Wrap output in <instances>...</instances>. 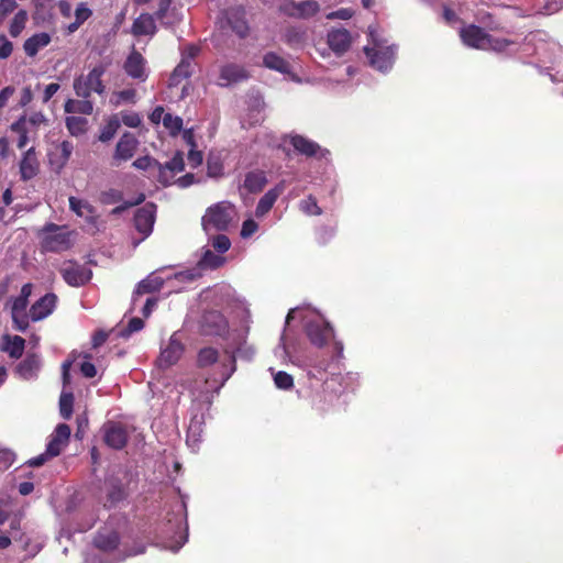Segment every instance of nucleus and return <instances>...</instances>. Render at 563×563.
<instances>
[{"mask_svg": "<svg viewBox=\"0 0 563 563\" xmlns=\"http://www.w3.org/2000/svg\"><path fill=\"white\" fill-rule=\"evenodd\" d=\"M276 357L283 361L289 360L306 371L310 380L311 406L319 412H328L339 405L342 393L350 388L351 384L358 380L357 373L335 372L336 363L343 357V343H334V353L309 354L302 357L292 354L287 343V334L283 333L280 343L274 350Z\"/></svg>", "mask_w": 563, "mask_h": 563, "instance_id": "1", "label": "nucleus"}, {"mask_svg": "<svg viewBox=\"0 0 563 563\" xmlns=\"http://www.w3.org/2000/svg\"><path fill=\"white\" fill-rule=\"evenodd\" d=\"M93 545L99 553L87 554L85 563H121L126 558L145 552L144 544H136L133 549L128 550L120 542L119 533L109 527H103L97 532Z\"/></svg>", "mask_w": 563, "mask_h": 563, "instance_id": "2", "label": "nucleus"}, {"mask_svg": "<svg viewBox=\"0 0 563 563\" xmlns=\"http://www.w3.org/2000/svg\"><path fill=\"white\" fill-rule=\"evenodd\" d=\"M299 318L305 327L311 344L318 347L325 345L334 336V330L324 317L310 308L291 309L286 317V324Z\"/></svg>", "mask_w": 563, "mask_h": 563, "instance_id": "3", "label": "nucleus"}, {"mask_svg": "<svg viewBox=\"0 0 563 563\" xmlns=\"http://www.w3.org/2000/svg\"><path fill=\"white\" fill-rule=\"evenodd\" d=\"M397 45L369 27L368 43L364 46V53L368 64L375 70L387 74L391 70L397 55Z\"/></svg>", "mask_w": 563, "mask_h": 563, "instance_id": "4", "label": "nucleus"}, {"mask_svg": "<svg viewBox=\"0 0 563 563\" xmlns=\"http://www.w3.org/2000/svg\"><path fill=\"white\" fill-rule=\"evenodd\" d=\"M224 353L228 356L227 362L221 364V383L217 391L225 384V382L236 371V358L251 362L255 356V349L246 341V333L240 332L232 336V342L225 347Z\"/></svg>", "mask_w": 563, "mask_h": 563, "instance_id": "5", "label": "nucleus"}, {"mask_svg": "<svg viewBox=\"0 0 563 563\" xmlns=\"http://www.w3.org/2000/svg\"><path fill=\"white\" fill-rule=\"evenodd\" d=\"M525 52L538 57L543 65L554 64L556 59L563 56L562 46L552 40H547V34L537 32L526 37Z\"/></svg>", "mask_w": 563, "mask_h": 563, "instance_id": "6", "label": "nucleus"}, {"mask_svg": "<svg viewBox=\"0 0 563 563\" xmlns=\"http://www.w3.org/2000/svg\"><path fill=\"white\" fill-rule=\"evenodd\" d=\"M173 537L163 542V547L174 553L178 552L188 541L187 504L184 499L176 504L174 517L168 519Z\"/></svg>", "mask_w": 563, "mask_h": 563, "instance_id": "7", "label": "nucleus"}, {"mask_svg": "<svg viewBox=\"0 0 563 563\" xmlns=\"http://www.w3.org/2000/svg\"><path fill=\"white\" fill-rule=\"evenodd\" d=\"M236 216L234 205L229 201H220L210 206L201 219L203 230L209 233L211 230L225 231Z\"/></svg>", "mask_w": 563, "mask_h": 563, "instance_id": "8", "label": "nucleus"}, {"mask_svg": "<svg viewBox=\"0 0 563 563\" xmlns=\"http://www.w3.org/2000/svg\"><path fill=\"white\" fill-rule=\"evenodd\" d=\"M106 73L103 65L95 66L86 76L81 75L74 80V90L80 98H89L92 92L103 95L106 87L101 77Z\"/></svg>", "mask_w": 563, "mask_h": 563, "instance_id": "9", "label": "nucleus"}, {"mask_svg": "<svg viewBox=\"0 0 563 563\" xmlns=\"http://www.w3.org/2000/svg\"><path fill=\"white\" fill-rule=\"evenodd\" d=\"M70 427L66 423H58L51 434L46 445V451L37 455V467L44 464L47 459L54 457L60 454L63 449L68 444L70 438Z\"/></svg>", "mask_w": 563, "mask_h": 563, "instance_id": "10", "label": "nucleus"}, {"mask_svg": "<svg viewBox=\"0 0 563 563\" xmlns=\"http://www.w3.org/2000/svg\"><path fill=\"white\" fill-rule=\"evenodd\" d=\"M43 233V252H63L71 245L70 233L65 228L49 224L44 229Z\"/></svg>", "mask_w": 563, "mask_h": 563, "instance_id": "11", "label": "nucleus"}, {"mask_svg": "<svg viewBox=\"0 0 563 563\" xmlns=\"http://www.w3.org/2000/svg\"><path fill=\"white\" fill-rule=\"evenodd\" d=\"M155 219L156 205L153 202H147L136 210L134 214V227L136 231L142 234V238L137 241H133L134 247L152 234Z\"/></svg>", "mask_w": 563, "mask_h": 563, "instance_id": "12", "label": "nucleus"}, {"mask_svg": "<svg viewBox=\"0 0 563 563\" xmlns=\"http://www.w3.org/2000/svg\"><path fill=\"white\" fill-rule=\"evenodd\" d=\"M184 353V345L180 342L178 334L174 333L166 344L161 346V353L157 357L156 364L159 368L165 369L175 365Z\"/></svg>", "mask_w": 563, "mask_h": 563, "instance_id": "13", "label": "nucleus"}, {"mask_svg": "<svg viewBox=\"0 0 563 563\" xmlns=\"http://www.w3.org/2000/svg\"><path fill=\"white\" fill-rule=\"evenodd\" d=\"M288 137L290 145L300 155L307 157H325L329 154L328 150L321 148V146L317 142L303 135L290 134Z\"/></svg>", "mask_w": 563, "mask_h": 563, "instance_id": "14", "label": "nucleus"}, {"mask_svg": "<svg viewBox=\"0 0 563 563\" xmlns=\"http://www.w3.org/2000/svg\"><path fill=\"white\" fill-rule=\"evenodd\" d=\"M139 144L140 142L133 133L124 132L117 143L113 154V164L118 166L121 162L131 159L134 156Z\"/></svg>", "mask_w": 563, "mask_h": 563, "instance_id": "15", "label": "nucleus"}, {"mask_svg": "<svg viewBox=\"0 0 563 563\" xmlns=\"http://www.w3.org/2000/svg\"><path fill=\"white\" fill-rule=\"evenodd\" d=\"M282 11L295 19H310L320 11V4L316 0L290 1L282 7Z\"/></svg>", "mask_w": 563, "mask_h": 563, "instance_id": "16", "label": "nucleus"}, {"mask_svg": "<svg viewBox=\"0 0 563 563\" xmlns=\"http://www.w3.org/2000/svg\"><path fill=\"white\" fill-rule=\"evenodd\" d=\"M185 168L184 154L177 152L170 161L165 164L159 163L157 180L163 186H169L174 183L175 176Z\"/></svg>", "mask_w": 563, "mask_h": 563, "instance_id": "17", "label": "nucleus"}, {"mask_svg": "<svg viewBox=\"0 0 563 563\" xmlns=\"http://www.w3.org/2000/svg\"><path fill=\"white\" fill-rule=\"evenodd\" d=\"M62 275L64 280L69 286L80 287L91 279L92 272L86 265L69 263L68 265L62 268Z\"/></svg>", "mask_w": 563, "mask_h": 563, "instance_id": "18", "label": "nucleus"}, {"mask_svg": "<svg viewBox=\"0 0 563 563\" xmlns=\"http://www.w3.org/2000/svg\"><path fill=\"white\" fill-rule=\"evenodd\" d=\"M247 78L249 73L244 66L235 63H228L220 67L217 85L220 87H229Z\"/></svg>", "mask_w": 563, "mask_h": 563, "instance_id": "19", "label": "nucleus"}, {"mask_svg": "<svg viewBox=\"0 0 563 563\" xmlns=\"http://www.w3.org/2000/svg\"><path fill=\"white\" fill-rule=\"evenodd\" d=\"M263 65L274 71H277L284 76H287L289 80L301 84L302 80L292 73L290 63L274 52H268L263 56Z\"/></svg>", "mask_w": 563, "mask_h": 563, "instance_id": "20", "label": "nucleus"}, {"mask_svg": "<svg viewBox=\"0 0 563 563\" xmlns=\"http://www.w3.org/2000/svg\"><path fill=\"white\" fill-rule=\"evenodd\" d=\"M245 15V10L241 5L231 7L223 12V18L228 25L242 38L249 34V24Z\"/></svg>", "mask_w": 563, "mask_h": 563, "instance_id": "21", "label": "nucleus"}, {"mask_svg": "<svg viewBox=\"0 0 563 563\" xmlns=\"http://www.w3.org/2000/svg\"><path fill=\"white\" fill-rule=\"evenodd\" d=\"M104 442L112 449L121 450L128 442L126 428L119 422H108L103 427Z\"/></svg>", "mask_w": 563, "mask_h": 563, "instance_id": "22", "label": "nucleus"}, {"mask_svg": "<svg viewBox=\"0 0 563 563\" xmlns=\"http://www.w3.org/2000/svg\"><path fill=\"white\" fill-rule=\"evenodd\" d=\"M460 35L465 45L473 48L487 49L488 33L484 29L471 24L462 27Z\"/></svg>", "mask_w": 563, "mask_h": 563, "instance_id": "23", "label": "nucleus"}, {"mask_svg": "<svg viewBox=\"0 0 563 563\" xmlns=\"http://www.w3.org/2000/svg\"><path fill=\"white\" fill-rule=\"evenodd\" d=\"M202 277L199 268L196 266L176 272L166 276V283L173 288L174 291L185 290L187 285L192 284Z\"/></svg>", "mask_w": 563, "mask_h": 563, "instance_id": "24", "label": "nucleus"}, {"mask_svg": "<svg viewBox=\"0 0 563 563\" xmlns=\"http://www.w3.org/2000/svg\"><path fill=\"white\" fill-rule=\"evenodd\" d=\"M165 283H166V278H163V277L154 275V274H152V275L147 276L146 278H144L143 280H141L136 285V288L133 291L131 309H135V307L139 302V298L142 295L159 291L164 287Z\"/></svg>", "mask_w": 563, "mask_h": 563, "instance_id": "25", "label": "nucleus"}, {"mask_svg": "<svg viewBox=\"0 0 563 563\" xmlns=\"http://www.w3.org/2000/svg\"><path fill=\"white\" fill-rule=\"evenodd\" d=\"M201 329L209 335H221L228 329V322L219 311H207L201 319Z\"/></svg>", "mask_w": 563, "mask_h": 563, "instance_id": "26", "label": "nucleus"}, {"mask_svg": "<svg viewBox=\"0 0 563 563\" xmlns=\"http://www.w3.org/2000/svg\"><path fill=\"white\" fill-rule=\"evenodd\" d=\"M205 413L201 411L192 412L190 422L187 430V445L196 451L201 442V435L203 432Z\"/></svg>", "mask_w": 563, "mask_h": 563, "instance_id": "27", "label": "nucleus"}, {"mask_svg": "<svg viewBox=\"0 0 563 563\" xmlns=\"http://www.w3.org/2000/svg\"><path fill=\"white\" fill-rule=\"evenodd\" d=\"M123 68L125 73L134 79L144 81L147 78V73L145 69V59L135 49H133L128 56Z\"/></svg>", "mask_w": 563, "mask_h": 563, "instance_id": "28", "label": "nucleus"}, {"mask_svg": "<svg viewBox=\"0 0 563 563\" xmlns=\"http://www.w3.org/2000/svg\"><path fill=\"white\" fill-rule=\"evenodd\" d=\"M329 47L336 54L345 53L351 44V34L345 29H333L328 33Z\"/></svg>", "mask_w": 563, "mask_h": 563, "instance_id": "29", "label": "nucleus"}, {"mask_svg": "<svg viewBox=\"0 0 563 563\" xmlns=\"http://www.w3.org/2000/svg\"><path fill=\"white\" fill-rule=\"evenodd\" d=\"M284 40L290 48L302 49L309 41L308 30L301 25L289 26L285 31Z\"/></svg>", "mask_w": 563, "mask_h": 563, "instance_id": "30", "label": "nucleus"}, {"mask_svg": "<svg viewBox=\"0 0 563 563\" xmlns=\"http://www.w3.org/2000/svg\"><path fill=\"white\" fill-rule=\"evenodd\" d=\"M285 190V181L278 183L274 188L269 189L258 200L255 214L257 218L264 217L274 206L279 195Z\"/></svg>", "mask_w": 563, "mask_h": 563, "instance_id": "31", "label": "nucleus"}, {"mask_svg": "<svg viewBox=\"0 0 563 563\" xmlns=\"http://www.w3.org/2000/svg\"><path fill=\"white\" fill-rule=\"evenodd\" d=\"M69 208L78 217L84 218L87 223L96 227L97 214L95 208L86 200L69 197Z\"/></svg>", "mask_w": 563, "mask_h": 563, "instance_id": "32", "label": "nucleus"}, {"mask_svg": "<svg viewBox=\"0 0 563 563\" xmlns=\"http://www.w3.org/2000/svg\"><path fill=\"white\" fill-rule=\"evenodd\" d=\"M25 341L19 335L3 334L0 340V350L12 358H19L24 351Z\"/></svg>", "mask_w": 563, "mask_h": 563, "instance_id": "33", "label": "nucleus"}, {"mask_svg": "<svg viewBox=\"0 0 563 563\" xmlns=\"http://www.w3.org/2000/svg\"><path fill=\"white\" fill-rule=\"evenodd\" d=\"M225 262V258L223 255L216 254L212 250L208 247L202 249V254L198 263L195 265L197 268H199V272L201 275L206 271H213L222 266Z\"/></svg>", "mask_w": 563, "mask_h": 563, "instance_id": "34", "label": "nucleus"}, {"mask_svg": "<svg viewBox=\"0 0 563 563\" xmlns=\"http://www.w3.org/2000/svg\"><path fill=\"white\" fill-rule=\"evenodd\" d=\"M132 34L135 36L150 35L153 36L156 32L155 19L148 13H142L137 16L132 24Z\"/></svg>", "mask_w": 563, "mask_h": 563, "instance_id": "35", "label": "nucleus"}, {"mask_svg": "<svg viewBox=\"0 0 563 563\" xmlns=\"http://www.w3.org/2000/svg\"><path fill=\"white\" fill-rule=\"evenodd\" d=\"M35 129V117L31 115L30 118L22 117L19 121L14 122L11 125V130L19 134L18 139V147L23 148L27 141V133Z\"/></svg>", "mask_w": 563, "mask_h": 563, "instance_id": "36", "label": "nucleus"}, {"mask_svg": "<svg viewBox=\"0 0 563 563\" xmlns=\"http://www.w3.org/2000/svg\"><path fill=\"white\" fill-rule=\"evenodd\" d=\"M267 184V177L263 170H252L245 175L243 188L251 194L262 191Z\"/></svg>", "mask_w": 563, "mask_h": 563, "instance_id": "37", "label": "nucleus"}, {"mask_svg": "<svg viewBox=\"0 0 563 563\" xmlns=\"http://www.w3.org/2000/svg\"><path fill=\"white\" fill-rule=\"evenodd\" d=\"M58 298L53 292H47L37 299V321L51 316L56 309Z\"/></svg>", "mask_w": 563, "mask_h": 563, "instance_id": "38", "label": "nucleus"}, {"mask_svg": "<svg viewBox=\"0 0 563 563\" xmlns=\"http://www.w3.org/2000/svg\"><path fill=\"white\" fill-rule=\"evenodd\" d=\"M194 69V63H188L186 60L180 59L179 64L175 67L169 77V86H178L184 79H187L192 75Z\"/></svg>", "mask_w": 563, "mask_h": 563, "instance_id": "39", "label": "nucleus"}, {"mask_svg": "<svg viewBox=\"0 0 563 563\" xmlns=\"http://www.w3.org/2000/svg\"><path fill=\"white\" fill-rule=\"evenodd\" d=\"M20 174L23 180H30L35 177V151L31 147L26 151L20 163Z\"/></svg>", "mask_w": 563, "mask_h": 563, "instance_id": "40", "label": "nucleus"}, {"mask_svg": "<svg viewBox=\"0 0 563 563\" xmlns=\"http://www.w3.org/2000/svg\"><path fill=\"white\" fill-rule=\"evenodd\" d=\"M121 121L118 114L110 115L101 128L99 141L107 143L111 141L120 129Z\"/></svg>", "mask_w": 563, "mask_h": 563, "instance_id": "41", "label": "nucleus"}, {"mask_svg": "<svg viewBox=\"0 0 563 563\" xmlns=\"http://www.w3.org/2000/svg\"><path fill=\"white\" fill-rule=\"evenodd\" d=\"M92 14L90 8H88L87 3L80 2L75 10V21L67 25V32L74 33L79 29V26L86 22Z\"/></svg>", "mask_w": 563, "mask_h": 563, "instance_id": "42", "label": "nucleus"}, {"mask_svg": "<svg viewBox=\"0 0 563 563\" xmlns=\"http://www.w3.org/2000/svg\"><path fill=\"white\" fill-rule=\"evenodd\" d=\"M93 111V103L88 100V98H82V100H73L68 99L65 102V112H78L81 114H91Z\"/></svg>", "mask_w": 563, "mask_h": 563, "instance_id": "43", "label": "nucleus"}, {"mask_svg": "<svg viewBox=\"0 0 563 563\" xmlns=\"http://www.w3.org/2000/svg\"><path fill=\"white\" fill-rule=\"evenodd\" d=\"M125 498V492L121 484L114 483L111 484L108 494H107V500L104 503V506L108 508L114 507L118 503L122 501Z\"/></svg>", "mask_w": 563, "mask_h": 563, "instance_id": "44", "label": "nucleus"}, {"mask_svg": "<svg viewBox=\"0 0 563 563\" xmlns=\"http://www.w3.org/2000/svg\"><path fill=\"white\" fill-rule=\"evenodd\" d=\"M219 358V352L214 347H203L198 353L197 363L200 367H207L214 364Z\"/></svg>", "mask_w": 563, "mask_h": 563, "instance_id": "45", "label": "nucleus"}, {"mask_svg": "<svg viewBox=\"0 0 563 563\" xmlns=\"http://www.w3.org/2000/svg\"><path fill=\"white\" fill-rule=\"evenodd\" d=\"M16 460L15 452L0 442V473L9 470Z\"/></svg>", "mask_w": 563, "mask_h": 563, "instance_id": "46", "label": "nucleus"}, {"mask_svg": "<svg viewBox=\"0 0 563 563\" xmlns=\"http://www.w3.org/2000/svg\"><path fill=\"white\" fill-rule=\"evenodd\" d=\"M15 373L23 379H31L35 373V360L32 355H29L23 362H21Z\"/></svg>", "mask_w": 563, "mask_h": 563, "instance_id": "47", "label": "nucleus"}, {"mask_svg": "<svg viewBox=\"0 0 563 563\" xmlns=\"http://www.w3.org/2000/svg\"><path fill=\"white\" fill-rule=\"evenodd\" d=\"M299 209L307 216H321L322 209L319 207L317 199L310 195L299 202Z\"/></svg>", "mask_w": 563, "mask_h": 563, "instance_id": "48", "label": "nucleus"}, {"mask_svg": "<svg viewBox=\"0 0 563 563\" xmlns=\"http://www.w3.org/2000/svg\"><path fill=\"white\" fill-rule=\"evenodd\" d=\"M74 395L70 391H63L59 397V412L64 419H69L73 413Z\"/></svg>", "mask_w": 563, "mask_h": 563, "instance_id": "49", "label": "nucleus"}, {"mask_svg": "<svg viewBox=\"0 0 563 563\" xmlns=\"http://www.w3.org/2000/svg\"><path fill=\"white\" fill-rule=\"evenodd\" d=\"M163 125L169 131L170 135L176 136L183 129V119L178 115L165 113L163 117Z\"/></svg>", "mask_w": 563, "mask_h": 563, "instance_id": "50", "label": "nucleus"}, {"mask_svg": "<svg viewBox=\"0 0 563 563\" xmlns=\"http://www.w3.org/2000/svg\"><path fill=\"white\" fill-rule=\"evenodd\" d=\"M269 371L273 373L274 383L278 389L288 390L294 386V378L290 374L284 371L274 373L272 367Z\"/></svg>", "mask_w": 563, "mask_h": 563, "instance_id": "51", "label": "nucleus"}, {"mask_svg": "<svg viewBox=\"0 0 563 563\" xmlns=\"http://www.w3.org/2000/svg\"><path fill=\"white\" fill-rule=\"evenodd\" d=\"M66 126L71 135H80L85 133L87 120L81 117H68L66 119Z\"/></svg>", "mask_w": 563, "mask_h": 563, "instance_id": "52", "label": "nucleus"}, {"mask_svg": "<svg viewBox=\"0 0 563 563\" xmlns=\"http://www.w3.org/2000/svg\"><path fill=\"white\" fill-rule=\"evenodd\" d=\"M27 21V13L24 10H20L13 18L10 25V34L13 37H16L21 34L23 29L25 27V23Z\"/></svg>", "mask_w": 563, "mask_h": 563, "instance_id": "53", "label": "nucleus"}, {"mask_svg": "<svg viewBox=\"0 0 563 563\" xmlns=\"http://www.w3.org/2000/svg\"><path fill=\"white\" fill-rule=\"evenodd\" d=\"M335 227L321 225L316 230V241L320 245H325L335 236Z\"/></svg>", "mask_w": 563, "mask_h": 563, "instance_id": "54", "label": "nucleus"}, {"mask_svg": "<svg viewBox=\"0 0 563 563\" xmlns=\"http://www.w3.org/2000/svg\"><path fill=\"white\" fill-rule=\"evenodd\" d=\"M144 328V321L141 318H132L128 325L123 329L118 330L117 334L120 338H129L131 334L141 331Z\"/></svg>", "mask_w": 563, "mask_h": 563, "instance_id": "55", "label": "nucleus"}, {"mask_svg": "<svg viewBox=\"0 0 563 563\" xmlns=\"http://www.w3.org/2000/svg\"><path fill=\"white\" fill-rule=\"evenodd\" d=\"M515 43L511 40L504 37H494L488 34V43L487 49H493L496 52H505Z\"/></svg>", "mask_w": 563, "mask_h": 563, "instance_id": "56", "label": "nucleus"}, {"mask_svg": "<svg viewBox=\"0 0 563 563\" xmlns=\"http://www.w3.org/2000/svg\"><path fill=\"white\" fill-rule=\"evenodd\" d=\"M157 2H158V10L155 13L156 19L159 20L164 26L170 27V25L173 24V21H168L165 19H167V13H168V11H170L169 5L172 3V0H157Z\"/></svg>", "mask_w": 563, "mask_h": 563, "instance_id": "57", "label": "nucleus"}, {"mask_svg": "<svg viewBox=\"0 0 563 563\" xmlns=\"http://www.w3.org/2000/svg\"><path fill=\"white\" fill-rule=\"evenodd\" d=\"M211 245L218 253L222 255L223 253L229 251L231 242L227 235L217 234L211 239Z\"/></svg>", "mask_w": 563, "mask_h": 563, "instance_id": "58", "label": "nucleus"}, {"mask_svg": "<svg viewBox=\"0 0 563 563\" xmlns=\"http://www.w3.org/2000/svg\"><path fill=\"white\" fill-rule=\"evenodd\" d=\"M115 100L113 103L119 106L121 103H135L136 91L134 89H124L114 95Z\"/></svg>", "mask_w": 563, "mask_h": 563, "instance_id": "59", "label": "nucleus"}, {"mask_svg": "<svg viewBox=\"0 0 563 563\" xmlns=\"http://www.w3.org/2000/svg\"><path fill=\"white\" fill-rule=\"evenodd\" d=\"M120 121L129 128H139L142 123V118L134 111H122Z\"/></svg>", "mask_w": 563, "mask_h": 563, "instance_id": "60", "label": "nucleus"}, {"mask_svg": "<svg viewBox=\"0 0 563 563\" xmlns=\"http://www.w3.org/2000/svg\"><path fill=\"white\" fill-rule=\"evenodd\" d=\"M132 165L136 169H141V170H148L153 167L158 169L159 162L156 161L155 158L146 155V156L136 158Z\"/></svg>", "mask_w": 563, "mask_h": 563, "instance_id": "61", "label": "nucleus"}, {"mask_svg": "<svg viewBox=\"0 0 563 563\" xmlns=\"http://www.w3.org/2000/svg\"><path fill=\"white\" fill-rule=\"evenodd\" d=\"M12 516L9 499L5 496H0V527L4 525Z\"/></svg>", "mask_w": 563, "mask_h": 563, "instance_id": "62", "label": "nucleus"}, {"mask_svg": "<svg viewBox=\"0 0 563 563\" xmlns=\"http://www.w3.org/2000/svg\"><path fill=\"white\" fill-rule=\"evenodd\" d=\"M11 314L14 323V329L22 332L25 331L26 328L29 327V316L26 314V312H12Z\"/></svg>", "mask_w": 563, "mask_h": 563, "instance_id": "63", "label": "nucleus"}, {"mask_svg": "<svg viewBox=\"0 0 563 563\" xmlns=\"http://www.w3.org/2000/svg\"><path fill=\"white\" fill-rule=\"evenodd\" d=\"M200 48L197 45L190 44L185 46L181 49V60H186L188 63H194L195 58L198 56Z\"/></svg>", "mask_w": 563, "mask_h": 563, "instance_id": "64", "label": "nucleus"}]
</instances>
